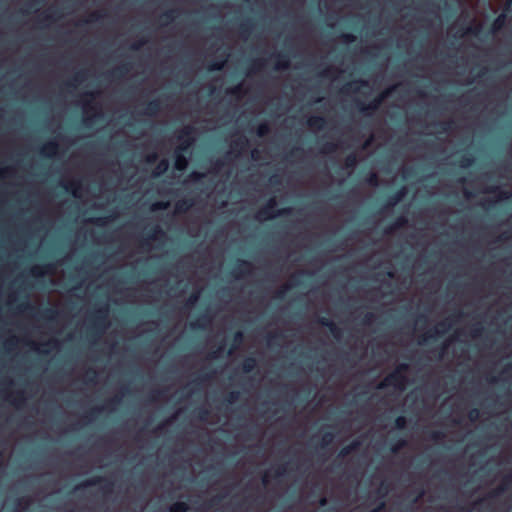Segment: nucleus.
Masks as SVG:
<instances>
[{
  "label": "nucleus",
  "mask_w": 512,
  "mask_h": 512,
  "mask_svg": "<svg viewBox=\"0 0 512 512\" xmlns=\"http://www.w3.org/2000/svg\"><path fill=\"white\" fill-rule=\"evenodd\" d=\"M408 370L407 364H400L396 367V369L388 374L383 381L378 385L379 389H383L389 386L397 387L399 389H403L405 384L407 383V378L405 376V372Z\"/></svg>",
  "instance_id": "obj_1"
},
{
  "label": "nucleus",
  "mask_w": 512,
  "mask_h": 512,
  "mask_svg": "<svg viewBox=\"0 0 512 512\" xmlns=\"http://www.w3.org/2000/svg\"><path fill=\"white\" fill-rule=\"evenodd\" d=\"M276 207V198L271 197L267 203L257 211L255 218L259 221L270 220L278 216L288 215L292 212L291 208H282L276 210Z\"/></svg>",
  "instance_id": "obj_2"
},
{
  "label": "nucleus",
  "mask_w": 512,
  "mask_h": 512,
  "mask_svg": "<svg viewBox=\"0 0 512 512\" xmlns=\"http://www.w3.org/2000/svg\"><path fill=\"white\" fill-rule=\"evenodd\" d=\"M108 326V307H100L92 314L89 335L98 338Z\"/></svg>",
  "instance_id": "obj_3"
},
{
  "label": "nucleus",
  "mask_w": 512,
  "mask_h": 512,
  "mask_svg": "<svg viewBox=\"0 0 512 512\" xmlns=\"http://www.w3.org/2000/svg\"><path fill=\"white\" fill-rule=\"evenodd\" d=\"M100 483H103L104 485L102 486V490L104 492V494H109L112 492V487H113V483L106 479V478H103V477H93V478H90L84 482H82L81 484L77 485L74 490L77 491V490H80V489H83L85 487H89V486H96Z\"/></svg>",
  "instance_id": "obj_4"
},
{
  "label": "nucleus",
  "mask_w": 512,
  "mask_h": 512,
  "mask_svg": "<svg viewBox=\"0 0 512 512\" xmlns=\"http://www.w3.org/2000/svg\"><path fill=\"white\" fill-rule=\"evenodd\" d=\"M450 326H451L450 323H448L447 321L439 322L434 329H432V330L428 331L426 334L422 335L419 343L425 344L430 340H434L437 337L444 335L446 333V331L450 328Z\"/></svg>",
  "instance_id": "obj_5"
},
{
  "label": "nucleus",
  "mask_w": 512,
  "mask_h": 512,
  "mask_svg": "<svg viewBox=\"0 0 512 512\" xmlns=\"http://www.w3.org/2000/svg\"><path fill=\"white\" fill-rule=\"evenodd\" d=\"M153 132H168L169 130H152ZM173 132H181L186 135L197 134L198 132H209L210 130H172ZM219 132H229L236 134L238 132L256 133L258 136H265L272 130H218Z\"/></svg>",
  "instance_id": "obj_6"
},
{
  "label": "nucleus",
  "mask_w": 512,
  "mask_h": 512,
  "mask_svg": "<svg viewBox=\"0 0 512 512\" xmlns=\"http://www.w3.org/2000/svg\"><path fill=\"white\" fill-rule=\"evenodd\" d=\"M252 272V264L247 260H238L237 264L232 269V275L239 279L241 277L250 275Z\"/></svg>",
  "instance_id": "obj_7"
},
{
  "label": "nucleus",
  "mask_w": 512,
  "mask_h": 512,
  "mask_svg": "<svg viewBox=\"0 0 512 512\" xmlns=\"http://www.w3.org/2000/svg\"><path fill=\"white\" fill-rule=\"evenodd\" d=\"M406 192H407L406 188L405 187H401L400 189H398L394 193L390 194L387 197L382 210H387V209L393 208L395 205H397L404 198V196L406 195Z\"/></svg>",
  "instance_id": "obj_8"
},
{
  "label": "nucleus",
  "mask_w": 512,
  "mask_h": 512,
  "mask_svg": "<svg viewBox=\"0 0 512 512\" xmlns=\"http://www.w3.org/2000/svg\"><path fill=\"white\" fill-rule=\"evenodd\" d=\"M317 323L328 328L334 339L340 340L342 337V329L339 328L332 320L326 317H318Z\"/></svg>",
  "instance_id": "obj_9"
},
{
  "label": "nucleus",
  "mask_w": 512,
  "mask_h": 512,
  "mask_svg": "<svg viewBox=\"0 0 512 512\" xmlns=\"http://www.w3.org/2000/svg\"><path fill=\"white\" fill-rule=\"evenodd\" d=\"M370 132H373L374 130H369ZM407 132L409 130H406ZM412 132H419V133H424V134H428V135H433V134H446V133H449V132H453L454 130H440V129H437V130H411ZM470 132H472L473 134H476L477 132H482V133H502V132H512V130H469Z\"/></svg>",
  "instance_id": "obj_10"
},
{
  "label": "nucleus",
  "mask_w": 512,
  "mask_h": 512,
  "mask_svg": "<svg viewBox=\"0 0 512 512\" xmlns=\"http://www.w3.org/2000/svg\"><path fill=\"white\" fill-rule=\"evenodd\" d=\"M164 235V231L158 225H155L148 231L146 238H144L140 244L142 247L148 246L149 241L157 240L159 237H162Z\"/></svg>",
  "instance_id": "obj_11"
},
{
  "label": "nucleus",
  "mask_w": 512,
  "mask_h": 512,
  "mask_svg": "<svg viewBox=\"0 0 512 512\" xmlns=\"http://www.w3.org/2000/svg\"><path fill=\"white\" fill-rule=\"evenodd\" d=\"M5 132H9L10 130H4ZM18 132H81L82 130H17ZM93 132H101L102 130H92ZM106 132L107 130H103ZM109 132H120L121 130H108ZM130 132L139 133L141 135L145 134L147 130H129Z\"/></svg>",
  "instance_id": "obj_12"
},
{
  "label": "nucleus",
  "mask_w": 512,
  "mask_h": 512,
  "mask_svg": "<svg viewBox=\"0 0 512 512\" xmlns=\"http://www.w3.org/2000/svg\"><path fill=\"white\" fill-rule=\"evenodd\" d=\"M58 150V144L54 141H49L41 147L40 153L45 157L52 158L57 154Z\"/></svg>",
  "instance_id": "obj_13"
},
{
  "label": "nucleus",
  "mask_w": 512,
  "mask_h": 512,
  "mask_svg": "<svg viewBox=\"0 0 512 512\" xmlns=\"http://www.w3.org/2000/svg\"><path fill=\"white\" fill-rule=\"evenodd\" d=\"M407 218L404 216L398 217L392 224L384 229V234L390 235L398 229L403 228L407 224Z\"/></svg>",
  "instance_id": "obj_14"
},
{
  "label": "nucleus",
  "mask_w": 512,
  "mask_h": 512,
  "mask_svg": "<svg viewBox=\"0 0 512 512\" xmlns=\"http://www.w3.org/2000/svg\"><path fill=\"white\" fill-rule=\"evenodd\" d=\"M54 269H55V266L53 264H46V265L41 266V267H38V266L37 267H33L31 269V274L34 277L39 278V277L44 276L47 273H53Z\"/></svg>",
  "instance_id": "obj_15"
},
{
  "label": "nucleus",
  "mask_w": 512,
  "mask_h": 512,
  "mask_svg": "<svg viewBox=\"0 0 512 512\" xmlns=\"http://www.w3.org/2000/svg\"><path fill=\"white\" fill-rule=\"evenodd\" d=\"M211 316L208 314H202L196 321L191 323V327L194 329H204L211 323Z\"/></svg>",
  "instance_id": "obj_16"
},
{
  "label": "nucleus",
  "mask_w": 512,
  "mask_h": 512,
  "mask_svg": "<svg viewBox=\"0 0 512 512\" xmlns=\"http://www.w3.org/2000/svg\"><path fill=\"white\" fill-rule=\"evenodd\" d=\"M511 480H512V475L505 476L502 481V484L499 487H497L495 490L490 492L489 497L494 498V497L502 494L504 491H506L509 487Z\"/></svg>",
  "instance_id": "obj_17"
},
{
  "label": "nucleus",
  "mask_w": 512,
  "mask_h": 512,
  "mask_svg": "<svg viewBox=\"0 0 512 512\" xmlns=\"http://www.w3.org/2000/svg\"><path fill=\"white\" fill-rule=\"evenodd\" d=\"M193 206V201L191 199H182L176 202L175 204V212L178 214H183L189 211V209Z\"/></svg>",
  "instance_id": "obj_18"
},
{
  "label": "nucleus",
  "mask_w": 512,
  "mask_h": 512,
  "mask_svg": "<svg viewBox=\"0 0 512 512\" xmlns=\"http://www.w3.org/2000/svg\"><path fill=\"white\" fill-rule=\"evenodd\" d=\"M487 193H497L499 200H508L512 197V193L510 191L502 190L498 186H490L485 189Z\"/></svg>",
  "instance_id": "obj_19"
},
{
  "label": "nucleus",
  "mask_w": 512,
  "mask_h": 512,
  "mask_svg": "<svg viewBox=\"0 0 512 512\" xmlns=\"http://www.w3.org/2000/svg\"><path fill=\"white\" fill-rule=\"evenodd\" d=\"M119 401H120V399L118 397H114V398L108 400L104 407H96V408L91 409L85 417H89V418L95 417L102 411V409L109 408L115 404H118Z\"/></svg>",
  "instance_id": "obj_20"
},
{
  "label": "nucleus",
  "mask_w": 512,
  "mask_h": 512,
  "mask_svg": "<svg viewBox=\"0 0 512 512\" xmlns=\"http://www.w3.org/2000/svg\"><path fill=\"white\" fill-rule=\"evenodd\" d=\"M244 341V333L242 331H236L233 334V344L230 347L228 354L231 355Z\"/></svg>",
  "instance_id": "obj_21"
},
{
  "label": "nucleus",
  "mask_w": 512,
  "mask_h": 512,
  "mask_svg": "<svg viewBox=\"0 0 512 512\" xmlns=\"http://www.w3.org/2000/svg\"><path fill=\"white\" fill-rule=\"evenodd\" d=\"M359 447H360V441L354 440L349 445L343 447L340 450L339 456L345 457V456L351 454L352 452L356 451Z\"/></svg>",
  "instance_id": "obj_22"
},
{
  "label": "nucleus",
  "mask_w": 512,
  "mask_h": 512,
  "mask_svg": "<svg viewBox=\"0 0 512 512\" xmlns=\"http://www.w3.org/2000/svg\"><path fill=\"white\" fill-rule=\"evenodd\" d=\"M39 314L42 319L53 321L60 313L54 308H45Z\"/></svg>",
  "instance_id": "obj_23"
},
{
  "label": "nucleus",
  "mask_w": 512,
  "mask_h": 512,
  "mask_svg": "<svg viewBox=\"0 0 512 512\" xmlns=\"http://www.w3.org/2000/svg\"><path fill=\"white\" fill-rule=\"evenodd\" d=\"M256 365H257V361L254 357H247L243 361L241 368L244 373H250L255 369Z\"/></svg>",
  "instance_id": "obj_24"
},
{
  "label": "nucleus",
  "mask_w": 512,
  "mask_h": 512,
  "mask_svg": "<svg viewBox=\"0 0 512 512\" xmlns=\"http://www.w3.org/2000/svg\"><path fill=\"white\" fill-rule=\"evenodd\" d=\"M474 162H475L474 156L469 153L463 154L458 160L459 166L463 167V168L471 167L474 164Z\"/></svg>",
  "instance_id": "obj_25"
},
{
  "label": "nucleus",
  "mask_w": 512,
  "mask_h": 512,
  "mask_svg": "<svg viewBox=\"0 0 512 512\" xmlns=\"http://www.w3.org/2000/svg\"><path fill=\"white\" fill-rule=\"evenodd\" d=\"M187 165H188V161H187L186 157L181 153H177L175 156L176 170L183 171L186 169Z\"/></svg>",
  "instance_id": "obj_26"
},
{
  "label": "nucleus",
  "mask_w": 512,
  "mask_h": 512,
  "mask_svg": "<svg viewBox=\"0 0 512 512\" xmlns=\"http://www.w3.org/2000/svg\"><path fill=\"white\" fill-rule=\"evenodd\" d=\"M358 164L357 154L352 152L348 154L344 159V165L346 168L353 169Z\"/></svg>",
  "instance_id": "obj_27"
},
{
  "label": "nucleus",
  "mask_w": 512,
  "mask_h": 512,
  "mask_svg": "<svg viewBox=\"0 0 512 512\" xmlns=\"http://www.w3.org/2000/svg\"><path fill=\"white\" fill-rule=\"evenodd\" d=\"M189 506L186 502L177 501L169 507V512H187Z\"/></svg>",
  "instance_id": "obj_28"
},
{
  "label": "nucleus",
  "mask_w": 512,
  "mask_h": 512,
  "mask_svg": "<svg viewBox=\"0 0 512 512\" xmlns=\"http://www.w3.org/2000/svg\"><path fill=\"white\" fill-rule=\"evenodd\" d=\"M407 446V441L403 438L393 441L390 445V451L392 453H398L402 448Z\"/></svg>",
  "instance_id": "obj_29"
},
{
  "label": "nucleus",
  "mask_w": 512,
  "mask_h": 512,
  "mask_svg": "<svg viewBox=\"0 0 512 512\" xmlns=\"http://www.w3.org/2000/svg\"><path fill=\"white\" fill-rule=\"evenodd\" d=\"M81 182L80 181H73L71 183H69L68 185H65V189L67 191H70L72 192V194L75 196V197H78L79 196V191L81 190Z\"/></svg>",
  "instance_id": "obj_30"
},
{
  "label": "nucleus",
  "mask_w": 512,
  "mask_h": 512,
  "mask_svg": "<svg viewBox=\"0 0 512 512\" xmlns=\"http://www.w3.org/2000/svg\"><path fill=\"white\" fill-rule=\"evenodd\" d=\"M334 440V434L331 432H325L322 436L320 447L325 448L329 446Z\"/></svg>",
  "instance_id": "obj_31"
},
{
  "label": "nucleus",
  "mask_w": 512,
  "mask_h": 512,
  "mask_svg": "<svg viewBox=\"0 0 512 512\" xmlns=\"http://www.w3.org/2000/svg\"><path fill=\"white\" fill-rule=\"evenodd\" d=\"M283 335L281 333H271L267 336L266 342L269 346H273L277 344L278 339H282Z\"/></svg>",
  "instance_id": "obj_32"
},
{
  "label": "nucleus",
  "mask_w": 512,
  "mask_h": 512,
  "mask_svg": "<svg viewBox=\"0 0 512 512\" xmlns=\"http://www.w3.org/2000/svg\"><path fill=\"white\" fill-rule=\"evenodd\" d=\"M239 397H240L239 391H231L226 395L225 402L227 404H233L239 399Z\"/></svg>",
  "instance_id": "obj_33"
},
{
  "label": "nucleus",
  "mask_w": 512,
  "mask_h": 512,
  "mask_svg": "<svg viewBox=\"0 0 512 512\" xmlns=\"http://www.w3.org/2000/svg\"><path fill=\"white\" fill-rule=\"evenodd\" d=\"M169 206V202L167 201H156L151 205L152 211L165 210Z\"/></svg>",
  "instance_id": "obj_34"
},
{
  "label": "nucleus",
  "mask_w": 512,
  "mask_h": 512,
  "mask_svg": "<svg viewBox=\"0 0 512 512\" xmlns=\"http://www.w3.org/2000/svg\"><path fill=\"white\" fill-rule=\"evenodd\" d=\"M394 425L397 429H404L407 425L406 417L403 415L397 416L394 421Z\"/></svg>",
  "instance_id": "obj_35"
},
{
  "label": "nucleus",
  "mask_w": 512,
  "mask_h": 512,
  "mask_svg": "<svg viewBox=\"0 0 512 512\" xmlns=\"http://www.w3.org/2000/svg\"><path fill=\"white\" fill-rule=\"evenodd\" d=\"M18 309H19V311H26L29 314H32L33 312H35L37 310V308L29 302H25V303L19 305Z\"/></svg>",
  "instance_id": "obj_36"
},
{
  "label": "nucleus",
  "mask_w": 512,
  "mask_h": 512,
  "mask_svg": "<svg viewBox=\"0 0 512 512\" xmlns=\"http://www.w3.org/2000/svg\"><path fill=\"white\" fill-rule=\"evenodd\" d=\"M209 410L206 408H199L197 411V418L201 421H206L209 417Z\"/></svg>",
  "instance_id": "obj_37"
},
{
  "label": "nucleus",
  "mask_w": 512,
  "mask_h": 512,
  "mask_svg": "<svg viewBox=\"0 0 512 512\" xmlns=\"http://www.w3.org/2000/svg\"><path fill=\"white\" fill-rule=\"evenodd\" d=\"M429 437H430V439H432L434 441H439V440L444 439L445 434L442 431L435 430V431L430 432Z\"/></svg>",
  "instance_id": "obj_38"
},
{
  "label": "nucleus",
  "mask_w": 512,
  "mask_h": 512,
  "mask_svg": "<svg viewBox=\"0 0 512 512\" xmlns=\"http://www.w3.org/2000/svg\"><path fill=\"white\" fill-rule=\"evenodd\" d=\"M389 491V485L382 482L377 493L379 494L380 498L383 499Z\"/></svg>",
  "instance_id": "obj_39"
},
{
  "label": "nucleus",
  "mask_w": 512,
  "mask_h": 512,
  "mask_svg": "<svg viewBox=\"0 0 512 512\" xmlns=\"http://www.w3.org/2000/svg\"><path fill=\"white\" fill-rule=\"evenodd\" d=\"M483 332H484V328H483V326H481V325H475V326L472 328V330H471V335H472V337L477 338V337L482 336Z\"/></svg>",
  "instance_id": "obj_40"
},
{
  "label": "nucleus",
  "mask_w": 512,
  "mask_h": 512,
  "mask_svg": "<svg viewBox=\"0 0 512 512\" xmlns=\"http://www.w3.org/2000/svg\"><path fill=\"white\" fill-rule=\"evenodd\" d=\"M198 299H199V293L198 292L192 293L186 302V306L192 307L193 305H195V303L198 301Z\"/></svg>",
  "instance_id": "obj_41"
},
{
  "label": "nucleus",
  "mask_w": 512,
  "mask_h": 512,
  "mask_svg": "<svg viewBox=\"0 0 512 512\" xmlns=\"http://www.w3.org/2000/svg\"><path fill=\"white\" fill-rule=\"evenodd\" d=\"M108 220H109V217H96V218H91L90 222L95 225H98V226H103L107 223Z\"/></svg>",
  "instance_id": "obj_42"
},
{
  "label": "nucleus",
  "mask_w": 512,
  "mask_h": 512,
  "mask_svg": "<svg viewBox=\"0 0 512 512\" xmlns=\"http://www.w3.org/2000/svg\"><path fill=\"white\" fill-rule=\"evenodd\" d=\"M397 89H398V87H393L391 90H388L387 92H385V93L381 96V98H380L379 100H377V101L374 103V105H373V107H372V108H373V109L377 108V106L380 104V102H381L384 98H386V97H388L389 95H391L392 93H394Z\"/></svg>",
  "instance_id": "obj_43"
},
{
  "label": "nucleus",
  "mask_w": 512,
  "mask_h": 512,
  "mask_svg": "<svg viewBox=\"0 0 512 512\" xmlns=\"http://www.w3.org/2000/svg\"><path fill=\"white\" fill-rule=\"evenodd\" d=\"M336 150V145L332 142H327L323 145L322 151L324 153H332Z\"/></svg>",
  "instance_id": "obj_44"
},
{
  "label": "nucleus",
  "mask_w": 512,
  "mask_h": 512,
  "mask_svg": "<svg viewBox=\"0 0 512 512\" xmlns=\"http://www.w3.org/2000/svg\"><path fill=\"white\" fill-rule=\"evenodd\" d=\"M287 471V465L283 464V465H279L276 469H275V473H274V477L277 478V477H281L283 476Z\"/></svg>",
  "instance_id": "obj_45"
},
{
  "label": "nucleus",
  "mask_w": 512,
  "mask_h": 512,
  "mask_svg": "<svg viewBox=\"0 0 512 512\" xmlns=\"http://www.w3.org/2000/svg\"><path fill=\"white\" fill-rule=\"evenodd\" d=\"M367 183L372 185V186H376L378 184V176L376 173L374 172H371L369 174V176L367 177L366 179Z\"/></svg>",
  "instance_id": "obj_46"
},
{
  "label": "nucleus",
  "mask_w": 512,
  "mask_h": 512,
  "mask_svg": "<svg viewBox=\"0 0 512 512\" xmlns=\"http://www.w3.org/2000/svg\"><path fill=\"white\" fill-rule=\"evenodd\" d=\"M479 416H480V412L478 409L474 408L469 411L468 417H469L470 421H472V422L477 421L479 419Z\"/></svg>",
  "instance_id": "obj_47"
},
{
  "label": "nucleus",
  "mask_w": 512,
  "mask_h": 512,
  "mask_svg": "<svg viewBox=\"0 0 512 512\" xmlns=\"http://www.w3.org/2000/svg\"><path fill=\"white\" fill-rule=\"evenodd\" d=\"M374 318H375L374 314L371 312H368L364 315V317L362 319V323L365 325H368V324L372 323Z\"/></svg>",
  "instance_id": "obj_48"
},
{
  "label": "nucleus",
  "mask_w": 512,
  "mask_h": 512,
  "mask_svg": "<svg viewBox=\"0 0 512 512\" xmlns=\"http://www.w3.org/2000/svg\"><path fill=\"white\" fill-rule=\"evenodd\" d=\"M302 153H303V150L300 147H294L289 151L288 156L299 157Z\"/></svg>",
  "instance_id": "obj_49"
},
{
  "label": "nucleus",
  "mask_w": 512,
  "mask_h": 512,
  "mask_svg": "<svg viewBox=\"0 0 512 512\" xmlns=\"http://www.w3.org/2000/svg\"><path fill=\"white\" fill-rule=\"evenodd\" d=\"M167 168H168V162L166 160H162L157 166V170H158L157 174L165 172L167 170Z\"/></svg>",
  "instance_id": "obj_50"
},
{
  "label": "nucleus",
  "mask_w": 512,
  "mask_h": 512,
  "mask_svg": "<svg viewBox=\"0 0 512 512\" xmlns=\"http://www.w3.org/2000/svg\"><path fill=\"white\" fill-rule=\"evenodd\" d=\"M25 398H24V395H23V392L19 391L16 393V396H15V399H14V404L15 405H20L24 402Z\"/></svg>",
  "instance_id": "obj_51"
},
{
  "label": "nucleus",
  "mask_w": 512,
  "mask_h": 512,
  "mask_svg": "<svg viewBox=\"0 0 512 512\" xmlns=\"http://www.w3.org/2000/svg\"><path fill=\"white\" fill-rule=\"evenodd\" d=\"M96 376H97V372L94 369H90L87 372V381L94 383Z\"/></svg>",
  "instance_id": "obj_52"
},
{
  "label": "nucleus",
  "mask_w": 512,
  "mask_h": 512,
  "mask_svg": "<svg viewBox=\"0 0 512 512\" xmlns=\"http://www.w3.org/2000/svg\"><path fill=\"white\" fill-rule=\"evenodd\" d=\"M385 507H386L385 501L381 500L379 502V504L377 505V507L372 510V512H381L385 509Z\"/></svg>",
  "instance_id": "obj_53"
},
{
  "label": "nucleus",
  "mask_w": 512,
  "mask_h": 512,
  "mask_svg": "<svg viewBox=\"0 0 512 512\" xmlns=\"http://www.w3.org/2000/svg\"><path fill=\"white\" fill-rule=\"evenodd\" d=\"M269 181H270V183H271V184H273V185L280 184V182H281L280 177H279L277 174L272 175V176L269 178Z\"/></svg>",
  "instance_id": "obj_54"
},
{
  "label": "nucleus",
  "mask_w": 512,
  "mask_h": 512,
  "mask_svg": "<svg viewBox=\"0 0 512 512\" xmlns=\"http://www.w3.org/2000/svg\"><path fill=\"white\" fill-rule=\"evenodd\" d=\"M510 238H511V234H510V232H504V233H502V234L498 237L497 241H506V240H508V239H510Z\"/></svg>",
  "instance_id": "obj_55"
},
{
  "label": "nucleus",
  "mask_w": 512,
  "mask_h": 512,
  "mask_svg": "<svg viewBox=\"0 0 512 512\" xmlns=\"http://www.w3.org/2000/svg\"><path fill=\"white\" fill-rule=\"evenodd\" d=\"M162 395V391L157 390L151 395V400L155 401Z\"/></svg>",
  "instance_id": "obj_56"
},
{
  "label": "nucleus",
  "mask_w": 512,
  "mask_h": 512,
  "mask_svg": "<svg viewBox=\"0 0 512 512\" xmlns=\"http://www.w3.org/2000/svg\"><path fill=\"white\" fill-rule=\"evenodd\" d=\"M448 348V343H444L440 347L439 356L442 357L445 353L446 349Z\"/></svg>",
  "instance_id": "obj_57"
},
{
  "label": "nucleus",
  "mask_w": 512,
  "mask_h": 512,
  "mask_svg": "<svg viewBox=\"0 0 512 512\" xmlns=\"http://www.w3.org/2000/svg\"><path fill=\"white\" fill-rule=\"evenodd\" d=\"M223 350V345H220L217 349V351H214L210 354L211 358H216L218 356V352H221Z\"/></svg>",
  "instance_id": "obj_58"
},
{
  "label": "nucleus",
  "mask_w": 512,
  "mask_h": 512,
  "mask_svg": "<svg viewBox=\"0 0 512 512\" xmlns=\"http://www.w3.org/2000/svg\"><path fill=\"white\" fill-rule=\"evenodd\" d=\"M424 496V490L423 489H420V491L418 492L417 496L415 497V499L413 500L414 503H416L419 499H421L422 497Z\"/></svg>",
  "instance_id": "obj_59"
},
{
  "label": "nucleus",
  "mask_w": 512,
  "mask_h": 512,
  "mask_svg": "<svg viewBox=\"0 0 512 512\" xmlns=\"http://www.w3.org/2000/svg\"><path fill=\"white\" fill-rule=\"evenodd\" d=\"M58 344H59V343H58V341H57V340H51V341H49L48 343H46V345H49V346H51L52 348H56V347H58Z\"/></svg>",
  "instance_id": "obj_60"
},
{
  "label": "nucleus",
  "mask_w": 512,
  "mask_h": 512,
  "mask_svg": "<svg viewBox=\"0 0 512 512\" xmlns=\"http://www.w3.org/2000/svg\"><path fill=\"white\" fill-rule=\"evenodd\" d=\"M502 20H503V16L501 15V16H499V17L495 20V22H494V27H499V26H500V24H501V22H502Z\"/></svg>",
  "instance_id": "obj_61"
},
{
  "label": "nucleus",
  "mask_w": 512,
  "mask_h": 512,
  "mask_svg": "<svg viewBox=\"0 0 512 512\" xmlns=\"http://www.w3.org/2000/svg\"><path fill=\"white\" fill-rule=\"evenodd\" d=\"M327 504V499L325 497H321L319 500L320 506H325Z\"/></svg>",
  "instance_id": "obj_62"
},
{
  "label": "nucleus",
  "mask_w": 512,
  "mask_h": 512,
  "mask_svg": "<svg viewBox=\"0 0 512 512\" xmlns=\"http://www.w3.org/2000/svg\"><path fill=\"white\" fill-rule=\"evenodd\" d=\"M284 291H285L284 289H282V290L278 291V292L276 293V297H277V298H282V297H283V294H284Z\"/></svg>",
  "instance_id": "obj_63"
},
{
  "label": "nucleus",
  "mask_w": 512,
  "mask_h": 512,
  "mask_svg": "<svg viewBox=\"0 0 512 512\" xmlns=\"http://www.w3.org/2000/svg\"><path fill=\"white\" fill-rule=\"evenodd\" d=\"M211 377H212V374H211V373H209V374H205V375H203V376L201 377V380H208V379H210Z\"/></svg>",
  "instance_id": "obj_64"
}]
</instances>
